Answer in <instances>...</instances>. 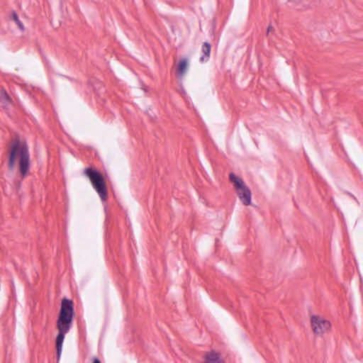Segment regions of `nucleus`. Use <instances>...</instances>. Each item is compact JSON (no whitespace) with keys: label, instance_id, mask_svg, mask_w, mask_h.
Returning a JSON list of instances; mask_svg holds the SVG:
<instances>
[{"label":"nucleus","instance_id":"obj_1","mask_svg":"<svg viewBox=\"0 0 363 363\" xmlns=\"http://www.w3.org/2000/svg\"><path fill=\"white\" fill-rule=\"evenodd\" d=\"M73 315L74 308L72 301L67 298L62 299L60 315L57 320V328L59 333L56 337V350L58 357L60 356L62 352L65 336L71 328Z\"/></svg>","mask_w":363,"mask_h":363},{"label":"nucleus","instance_id":"obj_2","mask_svg":"<svg viewBox=\"0 0 363 363\" xmlns=\"http://www.w3.org/2000/svg\"><path fill=\"white\" fill-rule=\"evenodd\" d=\"M16 160H18L20 173L24 177L30 169V155L26 144L18 140L14 142L11 147L8 163L10 169L14 168Z\"/></svg>","mask_w":363,"mask_h":363},{"label":"nucleus","instance_id":"obj_3","mask_svg":"<svg viewBox=\"0 0 363 363\" xmlns=\"http://www.w3.org/2000/svg\"><path fill=\"white\" fill-rule=\"evenodd\" d=\"M84 174L87 177L94 189L99 195L101 199L105 201L107 199V189L102 175L95 169L88 167L84 169Z\"/></svg>","mask_w":363,"mask_h":363},{"label":"nucleus","instance_id":"obj_4","mask_svg":"<svg viewBox=\"0 0 363 363\" xmlns=\"http://www.w3.org/2000/svg\"><path fill=\"white\" fill-rule=\"evenodd\" d=\"M230 181L233 183L238 196L245 206L251 204V191L245 185L244 181L233 173L229 175Z\"/></svg>","mask_w":363,"mask_h":363},{"label":"nucleus","instance_id":"obj_5","mask_svg":"<svg viewBox=\"0 0 363 363\" xmlns=\"http://www.w3.org/2000/svg\"><path fill=\"white\" fill-rule=\"evenodd\" d=\"M311 326L313 333L320 336L330 330L331 323L323 317L313 315L311 316Z\"/></svg>","mask_w":363,"mask_h":363},{"label":"nucleus","instance_id":"obj_6","mask_svg":"<svg viewBox=\"0 0 363 363\" xmlns=\"http://www.w3.org/2000/svg\"><path fill=\"white\" fill-rule=\"evenodd\" d=\"M205 363H224L220 355L214 351L207 353L205 355Z\"/></svg>","mask_w":363,"mask_h":363},{"label":"nucleus","instance_id":"obj_7","mask_svg":"<svg viewBox=\"0 0 363 363\" xmlns=\"http://www.w3.org/2000/svg\"><path fill=\"white\" fill-rule=\"evenodd\" d=\"M211 49V46L210 43H208L207 42L203 43L202 48H201V51L203 52V55L200 57L201 62H206L208 60V59L210 57Z\"/></svg>","mask_w":363,"mask_h":363},{"label":"nucleus","instance_id":"obj_8","mask_svg":"<svg viewBox=\"0 0 363 363\" xmlns=\"http://www.w3.org/2000/svg\"><path fill=\"white\" fill-rule=\"evenodd\" d=\"M187 70V60L182 59L179 61L177 66V74L179 77H182Z\"/></svg>","mask_w":363,"mask_h":363},{"label":"nucleus","instance_id":"obj_9","mask_svg":"<svg viewBox=\"0 0 363 363\" xmlns=\"http://www.w3.org/2000/svg\"><path fill=\"white\" fill-rule=\"evenodd\" d=\"M0 103L4 106H7L11 103L10 97L4 90L0 91Z\"/></svg>","mask_w":363,"mask_h":363},{"label":"nucleus","instance_id":"obj_10","mask_svg":"<svg viewBox=\"0 0 363 363\" xmlns=\"http://www.w3.org/2000/svg\"><path fill=\"white\" fill-rule=\"evenodd\" d=\"M11 18L13 21H15V23L17 24L18 28L21 30V31H23L24 30V26L22 23V22L20 21L16 12L15 11H13L11 13Z\"/></svg>","mask_w":363,"mask_h":363},{"label":"nucleus","instance_id":"obj_11","mask_svg":"<svg viewBox=\"0 0 363 363\" xmlns=\"http://www.w3.org/2000/svg\"><path fill=\"white\" fill-rule=\"evenodd\" d=\"M93 363H101L100 360L97 357L93 358Z\"/></svg>","mask_w":363,"mask_h":363},{"label":"nucleus","instance_id":"obj_12","mask_svg":"<svg viewBox=\"0 0 363 363\" xmlns=\"http://www.w3.org/2000/svg\"><path fill=\"white\" fill-rule=\"evenodd\" d=\"M273 28L272 26H269L268 28H267V34H269L272 30Z\"/></svg>","mask_w":363,"mask_h":363}]
</instances>
